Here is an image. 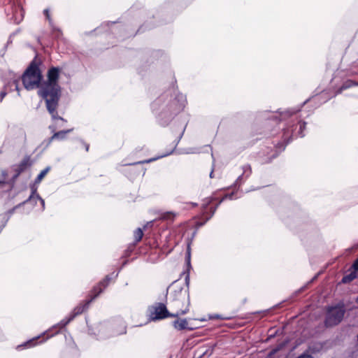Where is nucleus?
<instances>
[{
	"label": "nucleus",
	"instance_id": "nucleus-26",
	"mask_svg": "<svg viewBox=\"0 0 358 358\" xmlns=\"http://www.w3.org/2000/svg\"><path fill=\"white\" fill-rule=\"evenodd\" d=\"M6 95V92H1L0 93V101H1L3 100V99L5 97Z\"/></svg>",
	"mask_w": 358,
	"mask_h": 358
},
{
	"label": "nucleus",
	"instance_id": "nucleus-4",
	"mask_svg": "<svg viewBox=\"0 0 358 358\" xmlns=\"http://www.w3.org/2000/svg\"><path fill=\"white\" fill-rule=\"evenodd\" d=\"M186 104V98L182 94H178L173 99L166 104L165 113L169 112L171 115L180 112L183 110Z\"/></svg>",
	"mask_w": 358,
	"mask_h": 358
},
{
	"label": "nucleus",
	"instance_id": "nucleus-17",
	"mask_svg": "<svg viewBox=\"0 0 358 358\" xmlns=\"http://www.w3.org/2000/svg\"><path fill=\"white\" fill-rule=\"evenodd\" d=\"M171 152H169V153H166V154H164V155H161V156L157 157H155V158H152V159H148V160L141 161V162H138L134 163L133 164H144V163H150V162H153V161H155V160H157V159H159V158H161V157H166V156L169 155V154H171Z\"/></svg>",
	"mask_w": 358,
	"mask_h": 358
},
{
	"label": "nucleus",
	"instance_id": "nucleus-18",
	"mask_svg": "<svg viewBox=\"0 0 358 358\" xmlns=\"http://www.w3.org/2000/svg\"><path fill=\"white\" fill-rule=\"evenodd\" d=\"M352 86H358V83L353 82L352 80H348L343 85L341 90H345Z\"/></svg>",
	"mask_w": 358,
	"mask_h": 358
},
{
	"label": "nucleus",
	"instance_id": "nucleus-24",
	"mask_svg": "<svg viewBox=\"0 0 358 358\" xmlns=\"http://www.w3.org/2000/svg\"><path fill=\"white\" fill-rule=\"evenodd\" d=\"M296 358H313V357L308 354H303Z\"/></svg>",
	"mask_w": 358,
	"mask_h": 358
},
{
	"label": "nucleus",
	"instance_id": "nucleus-38",
	"mask_svg": "<svg viewBox=\"0 0 358 358\" xmlns=\"http://www.w3.org/2000/svg\"><path fill=\"white\" fill-rule=\"evenodd\" d=\"M357 303H358V296H357Z\"/></svg>",
	"mask_w": 358,
	"mask_h": 358
},
{
	"label": "nucleus",
	"instance_id": "nucleus-37",
	"mask_svg": "<svg viewBox=\"0 0 358 358\" xmlns=\"http://www.w3.org/2000/svg\"><path fill=\"white\" fill-rule=\"evenodd\" d=\"M282 149L284 150L285 149V145H282Z\"/></svg>",
	"mask_w": 358,
	"mask_h": 358
},
{
	"label": "nucleus",
	"instance_id": "nucleus-32",
	"mask_svg": "<svg viewBox=\"0 0 358 358\" xmlns=\"http://www.w3.org/2000/svg\"><path fill=\"white\" fill-rule=\"evenodd\" d=\"M85 149H86L87 151H88V150H89V145H87V144L85 145Z\"/></svg>",
	"mask_w": 358,
	"mask_h": 358
},
{
	"label": "nucleus",
	"instance_id": "nucleus-31",
	"mask_svg": "<svg viewBox=\"0 0 358 358\" xmlns=\"http://www.w3.org/2000/svg\"><path fill=\"white\" fill-rule=\"evenodd\" d=\"M289 134V130H287V131H285V136H287Z\"/></svg>",
	"mask_w": 358,
	"mask_h": 358
},
{
	"label": "nucleus",
	"instance_id": "nucleus-3",
	"mask_svg": "<svg viewBox=\"0 0 358 358\" xmlns=\"http://www.w3.org/2000/svg\"><path fill=\"white\" fill-rule=\"evenodd\" d=\"M345 314L343 305L338 304L328 309L325 320L327 326H334L341 322Z\"/></svg>",
	"mask_w": 358,
	"mask_h": 358
},
{
	"label": "nucleus",
	"instance_id": "nucleus-16",
	"mask_svg": "<svg viewBox=\"0 0 358 358\" xmlns=\"http://www.w3.org/2000/svg\"><path fill=\"white\" fill-rule=\"evenodd\" d=\"M143 231L141 230V229H140V228L137 229L134 231V234L135 241L136 242L140 241L143 237Z\"/></svg>",
	"mask_w": 358,
	"mask_h": 358
},
{
	"label": "nucleus",
	"instance_id": "nucleus-29",
	"mask_svg": "<svg viewBox=\"0 0 358 358\" xmlns=\"http://www.w3.org/2000/svg\"><path fill=\"white\" fill-rule=\"evenodd\" d=\"M161 101V99H158L155 103H153L152 108H155V106Z\"/></svg>",
	"mask_w": 358,
	"mask_h": 358
},
{
	"label": "nucleus",
	"instance_id": "nucleus-33",
	"mask_svg": "<svg viewBox=\"0 0 358 358\" xmlns=\"http://www.w3.org/2000/svg\"><path fill=\"white\" fill-rule=\"evenodd\" d=\"M212 318H220V316L218 315H216L213 317H211Z\"/></svg>",
	"mask_w": 358,
	"mask_h": 358
},
{
	"label": "nucleus",
	"instance_id": "nucleus-15",
	"mask_svg": "<svg viewBox=\"0 0 358 358\" xmlns=\"http://www.w3.org/2000/svg\"><path fill=\"white\" fill-rule=\"evenodd\" d=\"M39 338L38 337H36L35 338H33V339H31L29 340V341L24 343L22 346L24 347H26V348H31V347H33L36 345L35 343V341ZM22 347V345H18L17 346V349H20V348Z\"/></svg>",
	"mask_w": 358,
	"mask_h": 358
},
{
	"label": "nucleus",
	"instance_id": "nucleus-35",
	"mask_svg": "<svg viewBox=\"0 0 358 358\" xmlns=\"http://www.w3.org/2000/svg\"><path fill=\"white\" fill-rule=\"evenodd\" d=\"M188 252V257L189 258L190 252H189V250H188V252Z\"/></svg>",
	"mask_w": 358,
	"mask_h": 358
},
{
	"label": "nucleus",
	"instance_id": "nucleus-25",
	"mask_svg": "<svg viewBox=\"0 0 358 358\" xmlns=\"http://www.w3.org/2000/svg\"><path fill=\"white\" fill-rule=\"evenodd\" d=\"M292 113H291L290 111H286L282 113L280 115L282 116V118L285 117L287 115H291Z\"/></svg>",
	"mask_w": 358,
	"mask_h": 358
},
{
	"label": "nucleus",
	"instance_id": "nucleus-7",
	"mask_svg": "<svg viewBox=\"0 0 358 358\" xmlns=\"http://www.w3.org/2000/svg\"><path fill=\"white\" fill-rule=\"evenodd\" d=\"M37 201H39L41 205V210H43L45 209V201L44 200L36 193V189L32 188L31 194L29 196V199L26 201V202H30L36 204Z\"/></svg>",
	"mask_w": 358,
	"mask_h": 358
},
{
	"label": "nucleus",
	"instance_id": "nucleus-21",
	"mask_svg": "<svg viewBox=\"0 0 358 358\" xmlns=\"http://www.w3.org/2000/svg\"><path fill=\"white\" fill-rule=\"evenodd\" d=\"M19 83L18 80H15L13 81L11 85L15 87V89L17 91L18 95H20L19 87H18L19 83Z\"/></svg>",
	"mask_w": 358,
	"mask_h": 358
},
{
	"label": "nucleus",
	"instance_id": "nucleus-5",
	"mask_svg": "<svg viewBox=\"0 0 358 358\" xmlns=\"http://www.w3.org/2000/svg\"><path fill=\"white\" fill-rule=\"evenodd\" d=\"M176 313L170 314L166 309V307L163 303H159L157 306L153 308V310L150 312V320H162L168 317H176Z\"/></svg>",
	"mask_w": 358,
	"mask_h": 358
},
{
	"label": "nucleus",
	"instance_id": "nucleus-13",
	"mask_svg": "<svg viewBox=\"0 0 358 358\" xmlns=\"http://www.w3.org/2000/svg\"><path fill=\"white\" fill-rule=\"evenodd\" d=\"M356 271L351 272L349 275H347L343 278V282L347 283L357 278Z\"/></svg>",
	"mask_w": 358,
	"mask_h": 358
},
{
	"label": "nucleus",
	"instance_id": "nucleus-6",
	"mask_svg": "<svg viewBox=\"0 0 358 358\" xmlns=\"http://www.w3.org/2000/svg\"><path fill=\"white\" fill-rule=\"evenodd\" d=\"M90 302V301H87L84 305H80L75 308L73 310V313L71 316H70L66 320H62L59 323H58L57 325L54 326L52 328H59L62 329L64 327H65L66 324H68L74 317L76 315L82 313L86 308L88 303Z\"/></svg>",
	"mask_w": 358,
	"mask_h": 358
},
{
	"label": "nucleus",
	"instance_id": "nucleus-11",
	"mask_svg": "<svg viewBox=\"0 0 358 358\" xmlns=\"http://www.w3.org/2000/svg\"><path fill=\"white\" fill-rule=\"evenodd\" d=\"M110 278L106 277L102 282L99 283V285L95 287L93 289V293H94V298L96 297L100 293L103 292V290L107 287L109 282Z\"/></svg>",
	"mask_w": 358,
	"mask_h": 358
},
{
	"label": "nucleus",
	"instance_id": "nucleus-9",
	"mask_svg": "<svg viewBox=\"0 0 358 358\" xmlns=\"http://www.w3.org/2000/svg\"><path fill=\"white\" fill-rule=\"evenodd\" d=\"M242 171L243 173L237 178L236 182V183H241L243 180L248 178L252 173V169L249 164H245L243 166Z\"/></svg>",
	"mask_w": 358,
	"mask_h": 358
},
{
	"label": "nucleus",
	"instance_id": "nucleus-1",
	"mask_svg": "<svg viewBox=\"0 0 358 358\" xmlns=\"http://www.w3.org/2000/svg\"><path fill=\"white\" fill-rule=\"evenodd\" d=\"M60 69L57 67L50 68L47 74V80L40 85L42 78L41 71L35 64H31L22 76L24 87L31 90L39 87L38 94L45 100L46 107L53 120L64 121L57 116V108L60 96V87L58 84Z\"/></svg>",
	"mask_w": 358,
	"mask_h": 358
},
{
	"label": "nucleus",
	"instance_id": "nucleus-28",
	"mask_svg": "<svg viewBox=\"0 0 358 358\" xmlns=\"http://www.w3.org/2000/svg\"><path fill=\"white\" fill-rule=\"evenodd\" d=\"M210 203V201H208V202L205 204H203V210H206L207 206Z\"/></svg>",
	"mask_w": 358,
	"mask_h": 358
},
{
	"label": "nucleus",
	"instance_id": "nucleus-22",
	"mask_svg": "<svg viewBox=\"0 0 358 358\" xmlns=\"http://www.w3.org/2000/svg\"><path fill=\"white\" fill-rule=\"evenodd\" d=\"M126 333V327L124 325H123L119 331H117L115 334H122Z\"/></svg>",
	"mask_w": 358,
	"mask_h": 358
},
{
	"label": "nucleus",
	"instance_id": "nucleus-19",
	"mask_svg": "<svg viewBox=\"0 0 358 358\" xmlns=\"http://www.w3.org/2000/svg\"><path fill=\"white\" fill-rule=\"evenodd\" d=\"M234 193L232 192L231 194H226L222 199L221 201H220L219 203H220L222 201H224V199H234Z\"/></svg>",
	"mask_w": 358,
	"mask_h": 358
},
{
	"label": "nucleus",
	"instance_id": "nucleus-30",
	"mask_svg": "<svg viewBox=\"0 0 358 358\" xmlns=\"http://www.w3.org/2000/svg\"><path fill=\"white\" fill-rule=\"evenodd\" d=\"M216 208H217V207H215V209L212 211V214H211V215H210L209 217H208V218H207V220H208V219H209V218H210V217L214 214V212H215V210Z\"/></svg>",
	"mask_w": 358,
	"mask_h": 358
},
{
	"label": "nucleus",
	"instance_id": "nucleus-10",
	"mask_svg": "<svg viewBox=\"0 0 358 358\" xmlns=\"http://www.w3.org/2000/svg\"><path fill=\"white\" fill-rule=\"evenodd\" d=\"M173 325L174 328L177 330H183V329H192V328H189L188 327V322L186 319H178L173 322Z\"/></svg>",
	"mask_w": 358,
	"mask_h": 358
},
{
	"label": "nucleus",
	"instance_id": "nucleus-27",
	"mask_svg": "<svg viewBox=\"0 0 358 358\" xmlns=\"http://www.w3.org/2000/svg\"><path fill=\"white\" fill-rule=\"evenodd\" d=\"M44 13H45V15H46L47 19H48L49 21H50V15H49V11H48V10H47V9H46V10H44Z\"/></svg>",
	"mask_w": 358,
	"mask_h": 358
},
{
	"label": "nucleus",
	"instance_id": "nucleus-2",
	"mask_svg": "<svg viewBox=\"0 0 358 358\" xmlns=\"http://www.w3.org/2000/svg\"><path fill=\"white\" fill-rule=\"evenodd\" d=\"M185 283L176 280L168 289L169 300L176 309V315H184L189 310V274L185 276Z\"/></svg>",
	"mask_w": 358,
	"mask_h": 358
},
{
	"label": "nucleus",
	"instance_id": "nucleus-34",
	"mask_svg": "<svg viewBox=\"0 0 358 358\" xmlns=\"http://www.w3.org/2000/svg\"><path fill=\"white\" fill-rule=\"evenodd\" d=\"M213 171H211V173H210V178H213Z\"/></svg>",
	"mask_w": 358,
	"mask_h": 358
},
{
	"label": "nucleus",
	"instance_id": "nucleus-12",
	"mask_svg": "<svg viewBox=\"0 0 358 358\" xmlns=\"http://www.w3.org/2000/svg\"><path fill=\"white\" fill-rule=\"evenodd\" d=\"M305 127H306V122H299L298 124L296 126V127L294 129V131H295L298 128V131H294V129H292L291 130V133L292 134V135H294L296 137H303L304 136L303 134V130L305 129Z\"/></svg>",
	"mask_w": 358,
	"mask_h": 358
},
{
	"label": "nucleus",
	"instance_id": "nucleus-36",
	"mask_svg": "<svg viewBox=\"0 0 358 358\" xmlns=\"http://www.w3.org/2000/svg\"><path fill=\"white\" fill-rule=\"evenodd\" d=\"M52 335L48 336L47 337V338H46V339H48L49 337H52Z\"/></svg>",
	"mask_w": 358,
	"mask_h": 358
},
{
	"label": "nucleus",
	"instance_id": "nucleus-20",
	"mask_svg": "<svg viewBox=\"0 0 358 358\" xmlns=\"http://www.w3.org/2000/svg\"><path fill=\"white\" fill-rule=\"evenodd\" d=\"M358 66V59L355 62L353 68L351 69V74L355 75L358 73V69L355 67Z\"/></svg>",
	"mask_w": 358,
	"mask_h": 358
},
{
	"label": "nucleus",
	"instance_id": "nucleus-14",
	"mask_svg": "<svg viewBox=\"0 0 358 358\" xmlns=\"http://www.w3.org/2000/svg\"><path fill=\"white\" fill-rule=\"evenodd\" d=\"M50 168L47 167L46 169H43L41 171V173L38 175L37 178H36V183H39L43 180V178L45 176V175L49 171Z\"/></svg>",
	"mask_w": 358,
	"mask_h": 358
},
{
	"label": "nucleus",
	"instance_id": "nucleus-39",
	"mask_svg": "<svg viewBox=\"0 0 358 358\" xmlns=\"http://www.w3.org/2000/svg\"><path fill=\"white\" fill-rule=\"evenodd\" d=\"M357 341H358V334H357Z\"/></svg>",
	"mask_w": 358,
	"mask_h": 358
},
{
	"label": "nucleus",
	"instance_id": "nucleus-23",
	"mask_svg": "<svg viewBox=\"0 0 358 358\" xmlns=\"http://www.w3.org/2000/svg\"><path fill=\"white\" fill-rule=\"evenodd\" d=\"M352 267H353L355 271H358V258L354 262V264L352 265Z\"/></svg>",
	"mask_w": 358,
	"mask_h": 358
},
{
	"label": "nucleus",
	"instance_id": "nucleus-8",
	"mask_svg": "<svg viewBox=\"0 0 358 358\" xmlns=\"http://www.w3.org/2000/svg\"><path fill=\"white\" fill-rule=\"evenodd\" d=\"M73 131V129H67V130H63L60 131L55 132L51 138H50L48 141L47 145H49L52 141L54 139H59V140H63L66 138V135L68 133H70Z\"/></svg>",
	"mask_w": 358,
	"mask_h": 358
}]
</instances>
